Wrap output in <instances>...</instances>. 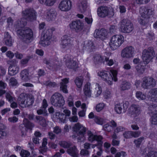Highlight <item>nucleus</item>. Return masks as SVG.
<instances>
[{
	"mask_svg": "<svg viewBox=\"0 0 157 157\" xmlns=\"http://www.w3.org/2000/svg\"><path fill=\"white\" fill-rule=\"evenodd\" d=\"M30 59V57L27 56L26 58L22 59L20 61L21 65H24L26 64Z\"/></svg>",
	"mask_w": 157,
	"mask_h": 157,
	"instance_id": "nucleus-55",
	"label": "nucleus"
},
{
	"mask_svg": "<svg viewBox=\"0 0 157 157\" xmlns=\"http://www.w3.org/2000/svg\"><path fill=\"white\" fill-rule=\"evenodd\" d=\"M98 14L101 17H104L107 16L109 13V10L106 6H101L98 9Z\"/></svg>",
	"mask_w": 157,
	"mask_h": 157,
	"instance_id": "nucleus-17",
	"label": "nucleus"
},
{
	"mask_svg": "<svg viewBox=\"0 0 157 157\" xmlns=\"http://www.w3.org/2000/svg\"><path fill=\"white\" fill-rule=\"evenodd\" d=\"M94 118V121L96 123L101 125L103 124V118L97 116H95Z\"/></svg>",
	"mask_w": 157,
	"mask_h": 157,
	"instance_id": "nucleus-46",
	"label": "nucleus"
},
{
	"mask_svg": "<svg viewBox=\"0 0 157 157\" xmlns=\"http://www.w3.org/2000/svg\"><path fill=\"white\" fill-rule=\"evenodd\" d=\"M6 98L10 103H11L13 101L14 98L9 93H6Z\"/></svg>",
	"mask_w": 157,
	"mask_h": 157,
	"instance_id": "nucleus-49",
	"label": "nucleus"
},
{
	"mask_svg": "<svg viewBox=\"0 0 157 157\" xmlns=\"http://www.w3.org/2000/svg\"><path fill=\"white\" fill-rule=\"evenodd\" d=\"M67 151L68 154L73 157H77L78 156V151L75 146L69 147Z\"/></svg>",
	"mask_w": 157,
	"mask_h": 157,
	"instance_id": "nucleus-24",
	"label": "nucleus"
},
{
	"mask_svg": "<svg viewBox=\"0 0 157 157\" xmlns=\"http://www.w3.org/2000/svg\"><path fill=\"white\" fill-rule=\"evenodd\" d=\"M103 128L104 130L107 132H110L113 129L112 126L108 123L104 124L103 126Z\"/></svg>",
	"mask_w": 157,
	"mask_h": 157,
	"instance_id": "nucleus-45",
	"label": "nucleus"
},
{
	"mask_svg": "<svg viewBox=\"0 0 157 157\" xmlns=\"http://www.w3.org/2000/svg\"><path fill=\"white\" fill-rule=\"evenodd\" d=\"M17 101L21 107H27L32 105L34 102V98L30 95L22 93L18 97Z\"/></svg>",
	"mask_w": 157,
	"mask_h": 157,
	"instance_id": "nucleus-3",
	"label": "nucleus"
},
{
	"mask_svg": "<svg viewBox=\"0 0 157 157\" xmlns=\"http://www.w3.org/2000/svg\"><path fill=\"white\" fill-rule=\"evenodd\" d=\"M19 71V68L17 67H9V68L8 72L10 75H13L16 74Z\"/></svg>",
	"mask_w": 157,
	"mask_h": 157,
	"instance_id": "nucleus-34",
	"label": "nucleus"
},
{
	"mask_svg": "<svg viewBox=\"0 0 157 157\" xmlns=\"http://www.w3.org/2000/svg\"><path fill=\"white\" fill-rule=\"evenodd\" d=\"M7 133L3 130H0V139H3L4 137L6 136Z\"/></svg>",
	"mask_w": 157,
	"mask_h": 157,
	"instance_id": "nucleus-63",
	"label": "nucleus"
},
{
	"mask_svg": "<svg viewBox=\"0 0 157 157\" xmlns=\"http://www.w3.org/2000/svg\"><path fill=\"white\" fill-rule=\"evenodd\" d=\"M87 8V3L85 1H82L79 3L78 6L79 11L82 13H84L85 12Z\"/></svg>",
	"mask_w": 157,
	"mask_h": 157,
	"instance_id": "nucleus-32",
	"label": "nucleus"
},
{
	"mask_svg": "<svg viewBox=\"0 0 157 157\" xmlns=\"http://www.w3.org/2000/svg\"><path fill=\"white\" fill-rule=\"evenodd\" d=\"M35 121L38 123L43 127H45L47 125L46 120L45 119L41 116H36L35 117Z\"/></svg>",
	"mask_w": 157,
	"mask_h": 157,
	"instance_id": "nucleus-27",
	"label": "nucleus"
},
{
	"mask_svg": "<svg viewBox=\"0 0 157 157\" xmlns=\"http://www.w3.org/2000/svg\"><path fill=\"white\" fill-rule=\"evenodd\" d=\"M87 133L88 136V140L91 142H92L95 140V137L96 135H94L90 131H88Z\"/></svg>",
	"mask_w": 157,
	"mask_h": 157,
	"instance_id": "nucleus-41",
	"label": "nucleus"
},
{
	"mask_svg": "<svg viewBox=\"0 0 157 157\" xmlns=\"http://www.w3.org/2000/svg\"><path fill=\"white\" fill-rule=\"evenodd\" d=\"M61 41V44L63 48H69L73 45L70 37L67 35H65L63 36Z\"/></svg>",
	"mask_w": 157,
	"mask_h": 157,
	"instance_id": "nucleus-13",
	"label": "nucleus"
},
{
	"mask_svg": "<svg viewBox=\"0 0 157 157\" xmlns=\"http://www.w3.org/2000/svg\"><path fill=\"white\" fill-rule=\"evenodd\" d=\"M64 59H65L66 63L67 62H69L73 59H72L71 56L70 55H66L64 57Z\"/></svg>",
	"mask_w": 157,
	"mask_h": 157,
	"instance_id": "nucleus-62",
	"label": "nucleus"
},
{
	"mask_svg": "<svg viewBox=\"0 0 157 157\" xmlns=\"http://www.w3.org/2000/svg\"><path fill=\"white\" fill-rule=\"evenodd\" d=\"M53 132L57 134H59L61 132V129L59 126H56L54 128Z\"/></svg>",
	"mask_w": 157,
	"mask_h": 157,
	"instance_id": "nucleus-57",
	"label": "nucleus"
},
{
	"mask_svg": "<svg viewBox=\"0 0 157 157\" xmlns=\"http://www.w3.org/2000/svg\"><path fill=\"white\" fill-rule=\"evenodd\" d=\"M149 110L151 111V122L152 124H157V106L154 105L150 107Z\"/></svg>",
	"mask_w": 157,
	"mask_h": 157,
	"instance_id": "nucleus-14",
	"label": "nucleus"
},
{
	"mask_svg": "<svg viewBox=\"0 0 157 157\" xmlns=\"http://www.w3.org/2000/svg\"><path fill=\"white\" fill-rule=\"evenodd\" d=\"M4 40L5 44L7 46L10 47L13 44L12 39L10 36L9 35L8 32H6L5 33Z\"/></svg>",
	"mask_w": 157,
	"mask_h": 157,
	"instance_id": "nucleus-25",
	"label": "nucleus"
},
{
	"mask_svg": "<svg viewBox=\"0 0 157 157\" xmlns=\"http://www.w3.org/2000/svg\"><path fill=\"white\" fill-rule=\"evenodd\" d=\"M23 15L27 20L32 21L36 20V12L33 10L26 9L22 11Z\"/></svg>",
	"mask_w": 157,
	"mask_h": 157,
	"instance_id": "nucleus-10",
	"label": "nucleus"
},
{
	"mask_svg": "<svg viewBox=\"0 0 157 157\" xmlns=\"http://www.w3.org/2000/svg\"><path fill=\"white\" fill-rule=\"evenodd\" d=\"M155 84V80L152 78L145 77L143 78L142 86L145 88H147L150 86H154Z\"/></svg>",
	"mask_w": 157,
	"mask_h": 157,
	"instance_id": "nucleus-16",
	"label": "nucleus"
},
{
	"mask_svg": "<svg viewBox=\"0 0 157 157\" xmlns=\"http://www.w3.org/2000/svg\"><path fill=\"white\" fill-rule=\"evenodd\" d=\"M105 60L106 62H107V64L109 66H111L114 63V62L113 59H110V60H109V58L107 57H105Z\"/></svg>",
	"mask_w": 157,
	"mask_h": 157,
	"instance_id": "nucleus-61",
	"label": "nucleus"
},
{
	"mask_svg": "<svg viewBox=\"0 0 157 157\" xmlns=\"http://www.w3.org/2000/svg\"><path fill=\"white\" fill-rule=\"evenodd\" d=\"M148 96L151 101L157 102V88L151 90L149 92Z\"/></svg>",
	"mask_w": 157,
	"mask_h": 157,
	"instance_id": "nucleus-21",
	"label": "nucleus"
},
{
	"mask_svg": "<svg viewBox=\"0 0 157 157\" xmlns=\"http://www.w3.org/2000/svg\"><path fill=\"white\" fill-rule=\"evenodd\" d=\"M136 97L139 100H143L146 99V96L144 94L140 92H138L136 93Z\"/></svg>",
	"mask_w": 157,
	"mask_h": 157,
	"instance_id": "nucleus-38",
	"label": "nucleus"
},
{
	"mask_svg": "<svg viewBox=\"0 0 157 157\" xmlns=\"http://www.w3.org/2000/svg\"><path fill=\"white\" fill-rule=\"evenodd\" d=\"M94 62L95 64H100L103 63L105 60L104 57L100 55H96L94 57Z\"/></svg>",
	"mask_w": 157,
	"mask_h": 157,
	"instance_id": "nucleus-29",
	"label": "nucleus"
},
{
	"mask_svg": "<svg viewBox=\"0 0 157 157\" xmlns=\"http://www.w3.org/2000/svg\"><path fill=\"white\" fill-rule=\"evenodd\" d=\"M129 113L133 117H136L139 115L140 113L139 107L137 105H133L131 106L129 109Z\"/></svg>",
	"mask_w": 157,
	"mask_h": 157,
	"instance_id": "nucleus-18",
	"label": "nucleus"
},
{
	"mask_svg": "<svg viewBox=\"0 0 157 157\" xmlns=\"http://www.w3.org/2000/svg\"><path fill=\"white\" fill-rule=\"evenodd\" d=\"M137 71L139 73H142L144 71V66H141L140 64L139 63L136 67Z\"/></svg>",
	"mask_w": 157,
	"mask_h": 157,
	"instance_id": "nucleus-44",
	"label": "nucleus"
},
{
	"mask_svg": "<svg viewBox=\"0 0 157 157\" xmlns=\"http://www.w3.org/2000/svg\"><path fill=\"white\" fill-rule=\"evenodd\" d=\"M82 126V125L79 123L76 124L73 127V130L75 131L78 132Z\"/></svg>",
	"mask_w": 157,
	"mask_h": 157,
	"instance_id": "nucleus-52",
	"label": "nucleus"
},
{
	"mask_svg": "<svg viewBox=\"0 0 157 157\" xmlns=\"http://www.w3.org/2000/svg\"><path fill=\"white\" fill-rule=\"evenodd\" d=\"M59 121L62 123H64L67 120V117L63 113H59Z\"/></svg>",
	"mask_w": 157,
	"mask_h": 157,
	"instance_id": "nucleus-43",
	"label": "nucleus"
},
{
	"mask_svg": "<svg viewBox=\"0 0 157 157\" xmlns=\"http://www.w3.org/2000/svg\"><path fill=\"white\" fill-rule=\"evenodd\" d=\"M34 126V125L33 123L26 118L24 119L23 121V124L21 125V127H24L26 129L27 128L29 129H32V128Z\"/></svg>",
	"mask_w": 157,
	"mask_h": 157,
	"instance_id": "nucleus-26",
	"label": "nucleus"
},
{
	"mask_svg": "<svg viewBox=\"0 0 157 157\" xmlns=\"http://www.w3.org/2000/svg\"><path fill=\"white\" fill-rule=\"evenodd\" d=\"M90 83H87L84 86L83 91L85 95L87 97L91 96V91L90 90Z\"/></svg>",
	"mask_w": 157,
	"mask_h": 157,
	"instance_id": "nucleus-31",
	"label": "nucleus"
},
{
	"mask_svg": "<svg viewBox=\"0 0 157 157\" xmlns=\"http://www.w3.org/2000/svg\"><path fill=\"white\" fill-rule=\"evenodd\" d=\"M26 20L25 18H24L18 20L16 24L17 26L19 28H21V29L23 28L26 25Z\"/></svg>",
	"mask_w": 157,
	"mask_h": 157,
	"instance_id": "nucleus-33",
	"label": "nucleus"
},
{
	"mask_svg": "<svg viewBox=\"0 0 157 157\" xmlns=\"http://www.w3.org/2000/svg\"><path fill=\"white\" fill-rule=\"evenodd\" d=\"M44 84L48 86L49 87H54L56 86V83L55 82H52L49 81H46Z\"/></svg>",
	"mask_w": 157,
	"mask_h": 157,
	"instance_id": "nucleus-54",
	"label": "nucleus"
},
{
	"mask_svg": "<svg viewBox=\"0 0 157 157\" xmlns=\"http://www.w3.org/2000/svg\"><path fill=\"white\" fill-rule=\"evenodd\" d=\"M145 157H157V152L154 151H151L147 153Z\"/></svg>",
	"mask_w": 157,
	"mask_h": 157,
	"instance_id": "nucleus-42",
	"label": "nucleus"
},
{
	"mask_svg": "<svg viewBox=\"0 0 157 157\" xmlns=\"http://www.w3.org/2000/svg\"><path fill=\"white\" fill-rule=\"evenodd\" d=\"M107 30L102 28L100 30H96L94 34V36L95 38L103 40L107 37Z\"/></svg>",
	"mask_w": 157,
	"mask_h": 157,
	"instance_id": "nucleus-15",
	"label": "nucleus"
},
{
	"mask_svg": "<svg viewBox=\"0 0 157 157\" xmlns=\"http://www.w3.org/2000/svg\"><path fill=\"white\" fill-rule=\"evenodd\" d=\"M154 55V52L152 48L144 50L143 52L142 57L144 64H148L153 58Z\"/></svg>",
	"mask_w": 157,
	"mask_h": 157,
	"instance_id": "nucleus-8",
	"label": "nucleus"
},
{
	"mask_svg": "<svg viewBox=\"0 0 157 157\" xmlns=\"http://www.w3.org/2000/svg\"><path fill=\"white\" fill-rule=\"evenodd\" d=\"M55 2V0H46L44 4L47 6H53Z\"/></svg>",
	"mask_w": 157,
	"mask_h": 157,
	"instance_id": "nucleus-51",
	"label": "nucleus"
},
{
	"mask_svg": "<svg viewBox=\"0 0 157 157\" xmlns=\"http://www.w3.org/2000/svg\"><path fill=\"white\" fill-rule=\"evenodd\" d=\"M56 14V12L55 10H48L45 14L46 19L48 21L53 20L55 19Z\"/></svg>",
	"mask_w": 157,
	"mask_h": 157,
	"instance_id": "nucleus-20",
	"label": "nucleus"
},
{
	"mask_svg": "<svg viewBox=\"0 0 157 157\" xmlns=\"http://www.w3.org/2000/svg\"><path fill=\"white\" fill-rule=\"evenodd\" d=\"M133 24L130 21L127 19H123L119 24V30L125 33H129L133 29Z\"/></svg>",
	"mask_w": 157,
	"mask_h": 157,
	"instance_id": "nucleus-6",
	"label": "nucleus"
},
{
	"mask_svg": "<svg viewBox=\"0 0 157 157\" xmlns=\"http://www.w3.org/2000/svg\"><path fill=\"white\" fill-rule=\"evenodd\" d=\"M67 67L69 69L75 70L78 67L77 63L72 60L69 62H67L66 63Z\"/></svg>",
	"mask_w": 157,
	"mask_h": 157,
	"instance_id": "nucleus-28",
	"label": "nucleus"
},
{
	"mask_svg": "<svg viewBox=\"0 0 157 157\" xmlns=\"http://www.w3.org/2000/svg\"><path fill=\"white\" fill-rule=\"evenodd\" d=\"M154 13V10L152 9L144 7H141L139 10L138 22L141 25H145L147 23V18L152 17Z\"/></svg>",
	"mask_w": 157,
	"mask_h": 157,
	"instance_id": "nucleus-1",
	"label": "nucleus"
},
{
	"mask_svg": "<svg viewBox=\"0 0 157 157\" xmlns=\"http://www.w3.org/2000/svg\"><path fill=\"white\" fill-rule=\"evenodd\" d=\"M50 101L53 106L58 108L63 106L65 103L63 96L59 93H55L50 98Z\"/></svg>",
	"mask_w": 157,
	"mask_h": 157,
	"instance_id": "nucleus-5",
	"label": "nucleus"
},
{
	"mask_svg": "<svg viewBox=\"0 0 157 157\" xmlns=\"http://www.w3.org/2000/svg\"><path fill=\"white\" fill-rule=\"evenodd\" d=\"M28 71L26 69L21 71L20 73V76L21 80L24 81H27L29 80Z\"/></svg>",
	"mask_w": 157,
	"mask_h": 157,
	"instance_id": "nucleus-30",
	"label": "nucleus"
},
{
	"mask_svg": "<svg viewBox=\"0 0 157 157\" xmlns=\"http://www.w3.org/2000/svg\"><path fill=\"white\" fill-rule=\"evenodd\" d=\"M30 154L28 151L24 150H22L20 152V155L22 157H27Z\"/></svg>",
	"mask_w": 157,
	"mask_h": 157,
	"instance_id": "nucleus-47",
	"label": "nucleus"
},
{
	"mask_svg": "<svg viewBox=\"0 0 157 157\" xmlns=\"http://www.w3.org/2000/svg\"><path fill=\"white\" fill-rule=\"evenodd\" d=\"M80 154L82 155L86 156L89 155V152L87 150L83 149L81 150Z\"/></svg>",
	"mask_w": 157,
	"mask_h": 157,
	"instance_id": "nucleus-64",
	"label": "nucleus"
},
{
	"mask_svg": "<svg viewBox=\"0 0 157 157\" xmlns=\"http://www.w3.org/2000/svg\"><path fill=\"white\" fill-rule=\"evenodd\" d=\"M98 75L109 85L112 84L113 80L115 82L117 81L116 70L112 69L110 70V72L105 71H100L98 72Z\"/></svg>",
	"mask_w": 157,
	"mask_h": 157,
	"instance_id": "nucleus-2",
	"label": "nucleus"
},
{
	"mask_svg": "<svg viewBox=\"0 0 157 157\" xmlns=\"http://www.w3.org/2000/svg\"><path fill=\"white\" fill-rule=\"evenodd\" d=\"M43 36L41 41L39 42L42 46H48L50 44V40L51 38L52 31L50 29H45L42 32Z\"/></svg>",
	"mask_w": 157,
	"mask_h": 157,
	"instance_id": "nucleus-7",
	"label": "nucleus"
},
{
	"mask_svg": "<svg viewBox=\"0 0 157 157\" xmlns=\"http://www.w3.org/2000/svg\"><path fill=\"white\" fill-rule=\"evenodd\" d=\"M9 84L12 86H16L17 83L16 79L13 77L11 78L9 80Z\"/></svg>",
	"mask_w": 157,
	"mask_h": 157,
	"instance_id": "nucleus-48",
	"label": "nucleus"
},
{
	"mask_svg": "<svg viewBox=\"0 0 157 157\" xmlns=\"http://www.w3.org/2000/svg\"><path fill=\"white\" fill-rule=\"evenodd\" d=\"M70 121L71 122H76L78 120V118L76 116L70 117L69 118Z\"/></svg>",
	"mask_w": 157,
	"mask_h": 157,
	"instance_id": "nucleus-60",
	"label": "nucleus"
},
{
	"mask_svg": "<svg viewBox=\"0 0 157 157\" xmlns=\"http://www.w3.org/2000/svg\"><path fill=\"white\" fill-rule=\"evenodd\" d=\"M60 83V90H62L64 93H67L68 90L67 89V85L66 84L69 82V78H65L62 79Z\"/></svg>",
	"mask_w": 157,
	"mask_h": 157,
	"instance_id": "nucleus-22",
	"label": "nucleus"
},
{
	"mask_svg": "<svg viewBox=\"0 0 157 157\" xmlns=\"http://www.w3.org/2000/svg\"><path fill=\"white\" fill-rule=\"evenodd\" d=\"M135 54L134 48L132 46H129L126 47L122 50L121 56L124 58H130L133 57Z\"/></svg>",
	"mask_w": 157,
	"mask_h": 157,
	"instance_id": "nucleus-11",
	"label": "nucleus"
},
{
	"mask_svg": "<svg viewBox=\"0 0 157 157\" xmlns=\"http://www.w3.org/2000/svg\"><path fill=\"white\" fill-rule=\"evenodd\" d=\"M75 82L78 88H80L82 86L83 82V78L81 76L77 77L75 80Z\"/></svg>",
	"mask_w": 157,
	"mask_h": 157,
	"instance_id": "nucleus-35",
	"label": "nucleus"
},
{
	"mask_svg": "<svg viewBox=\"0 0 157 157\" xmlns=\"http://www.w3.org/2000/svg\"><path fill=\"white\" fill-rule=\"evenodd\" d=\"M71 30L78 33L81 32L83 28V24L80 20L73 21L69 25Z\"/></svg>",
	"mask_w": 157,
	"mask_h": 157,
	"instance_id": "nucleus-9",
	"label": "nucleus"
},
{
	"mask_svg": "<svg viewBox=\"0 0 157 157\" xmlns=\"http://www.w3.org/2000/svg\"><path fill=\"white\" fill-rule=\"evenodd\" d=\"M132 132H126L123 134V136L124 137L126 138H130L132 137Z\"/></svg>",
	"mask_w": 157,
	"mask_h": 157,
	"instance_id": "nucleus-50",
	"label": "nucleus"
},
{
	"mask_svg": "<svg viewBox=\"0 0 157 157\" xmlns=\"http://www.w3.org/2000/svg\"><path fill=\"white\" fill-rule=\"evenodd\" d=\"M118 36L115 35L113 36L111 39V42L110 44V46L113 50L117 48L118 44Z\"/></svg>",
	"mask_w": 157,
	"mask_h": 157,
	"instance_id": "nucleus-23",
	"label": "nucleus"
},
{
	"mask_svg": "<svg viewBox=\"0 0 157 157\" xmlns=\"http://www.w3.org/2000/svg\"><path fill=\"white\" fill-rule=\"evenodd\" d=\"M59 144L61 147L64 148H69L71 145V143L65 141H59Z\"/></svg>",
	"mask_w": 157,
	"mask_h": 157,
	"instance_id": "nucleus-36",
	"label": "nucleus"
},
{
	"mask_svg": "<svg viewBox=\"0 0 157 157\" xmlns=\"http://www.w3.org/2000/svg\"><path fill=\"white\" fill-rule=\"evenodd\" d=\"M103 139L102 137L100 135H96L95 137V140L98 142V145L100 146H102L103 144V142L101 141Z\"/></svg>",
	"mask_w": 157,
	"mask_h": 157,
	"instance_id": "nucleus-37",
	"label": "nucleus"
},
{
	"mask_svg": "<svg viewBox=\"0 0 157 157\" xmlns=\"http://www.w3.org/2000/svg\"><path fill=\"white\" fill-rule=\"evenodd\" d=\"M131 86V84L126 82H122L121 87L122 90H125L129 89Z\"/></svg>",
	"mask_w": 157,
	"mask_h": 157,
	"instance_id": "nucleus-39",
	"label": "nucleus"
},
{
	"mask_svg": "<svg viewBox=\"0 0 157 157\" xmlns=\"http://www.w3.org/2000/svg\"><path fill=\"white\" fill-rule=\"evenodd\" d=\"M86 128L82 126L80 128L79 130L77 132L78 136L77 140L78 141H82L84 140L85 135L86 134Z\"/></svg>",
	"mask_w": 157,
	"mask_h": 157,
	"instance_id": "nucleus-19",
	"label": "nucleus"
},
{
	"mask_svg": "<svg viewBox=\"0 0 157 157\" xmlns=\"http://www.w3.org/2000/svg\"><path fill=\"white\" fill-rule=\"evenodd\" d=\"M72 7L71 2L70 0H63L59 4V8L62 11L67 12L70 10Z\"/></svg>",
	"mask_w": 157,
	"mask_h": 157,
	"instance_id": "nucleus-12",
	"label": "nucleus"
},
{
	"mask_svg": "<svg viewBox=\"0 0 157 157\" xmlns=\"http://www.w3.org/2000/svg\"><path fill=\"white\" fill-rule=\"evenodd\" d=\"M96 85L98 87V90L97 91V94L96 95V97H98L102 92V89L101 87L100 86L99 84L96 83Z\"/></svg>",
	"mask_w": 157,
	"mask_h": 157,
	"instance_id": "nucleus-59",
	"label": "nucleus"
},
{
	"mask_svg": "<svg viewBox=\"0 0 157 157\" xmlns=\"http://www.w3.org/2000/svg\"><path fill=\"white\" fill-rule=\"evenodd\" d=\"M17 63L16 60L15 59H13L8 61V63L10 65V67H16Z\"/></svg>",
	"mask_w": 157,
	"mask_h": 157,
	"instance_id": "nucleus-56",
	"label": "nucleus"
},
{
	"mask_svg": "<svg viewBox=\"0 0 157 157\" xmlns=\"http://www.w3.org/2000/svg\"><path fill=\"white\" fill-rule=\"evenodd\" d=\"M17 34L21 36L23 41L26 43L31 42L33 37L32 30L29 28H23L17 31Z\"/></svg>",
	"mask_w": 157,
	"mask_h": 157,
	"instance_id": "nucleus-4",
	"label": "nucleus"
},
{
	"mask_svg": "<svg viewBox=\"0 0 157 157\" xmlns=\"http://www.w3.org/2000/svg\"><path fill=\"white\" fill-rule=\"evenodd\" d=\"M144 138L142 137L134 140V143L137 147H139L142 141L144 140Z\"/></svg>",
	"mask_w": 157,
	"mask_h": 157,
	"instance_id": "nucleus-40",
	"label": "nucleus"
},
{
	"mask_svg": "<svg viewBox=\"0 0 157 157\" xmlns=\"http://www.w3.org/2000/svg\"><path fill=\"white\" fill-rule=\"evenodd\" d=\"M124 38L121 35H118V45H121L124 42Z\"/></svg>",
	"mask_w": 157,
	"mask_h": 157,
	"instance_id": "nucleus-58",
	"label": "nucleus"
},
{
	"mask_svg": "<svg viewBox=\"0 0 157 157\" xmlns=\"http://www.w3.org/2000/svg\"><path fill=\"white\" fill-rule=\"evenodd\" d=\"M104 106L103 103H99L96 106V110L98 112H99L103 109Z\"/></svg>",
	"mask_w": 157,
	"mask_h": 157,
	"instance_id": "nucleus-53",
	"label": "nucleus"
}]
</instances>
